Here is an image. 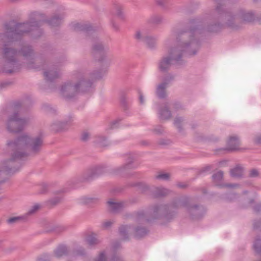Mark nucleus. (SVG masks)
<instances>
[{"label":"nucleus","instance_id":"5","mask_svg":"<svg viewBox=\"0 0 261 261\" xmlns=\"http://www.w3.org/2000/svg\"><path fill=\"white\" fill-rule=\"evenodd\" d=\"M85 75L81 71H76L71 81L62 85L60 88V94L65 98H71L81 92H86L92 88V82L85 81Z\"/></svg>","mask_w":261,"mask_h":261},{"label":"nucleus","instance_id":"28","mask_svg":"<svg viewBox=\"0 0 261 261\" xmlns=\"http://www.w3.org/2000/svg\"><path fill=\"white\" fill-rule=\"evenodd\" d=\"M253 247L256 252L259 253L261 251V238H257L255 239L253 244Z\"/></svg>","mask_w":261,"mask_h":261},{"label":"nucleus","instance_id":"39","mask_svg":"<svg viewBox=\"0 0 261 261\" xmlns=\"http://www.w3.org/2000/svg\"><path fill=\"white\" fill-rule=\"evenodd\" d=\"M85 253V251L84 249H80L77 251H76L74 254H73V256H75L76 255H82L83 254H84Z\"/></svg>","mask_w":261,"mask_h":261},{"label":"nucleus","instance_id":"40","mask_svg":"<svg viewBox=\"0 0 261 261\" xmlns=\"http://www.w3.org/2000/svg\"><path fill=\"white\" fill-rule=\"evenodd\" d=\"M110 261H123L122 258L119 256H114L110 260Z\"/></svg>","mask_w":261,"mask_h":261},{"label":"nucleus","instance_id":"27","mask_svg":"<svg viewBox=\"0 0 261 261\" xmlns=\"http://www.w3.org/2000/svg\"><path fill=\"white\" fill-rule=\"evenodd\" d=\"M223 177V172L219 171L213 175L214 182L218 186H221L219 183L222 180Z\"/></svg>","mask_w":261,"mask_h":261},{"label":"nucleus","instance_id":"55","mask_svg":"<svg viewBox=\"0 0 261 261\" xmlns=\"http://www.w3.org/2000/svg\"><path fill=\"white\" fill-rule=\"evenodd\" d=\"M39 261H41V258H40V259H39Z\"/></svg>","mask_w":261,"mask_h":261},{"label":"nucleus","instance_id":"48","mask_svg":"<svg viewBox=\"0 0 261 261\" xmlns=\"http://www.w3.org/2000/svg\"><path fill=\"white\" fill-rule=\"evenodd\" d=\"M224 186L226 187H228V188H234L238 187V185L237 184H227V185H224Z\"/></svg>","mask_w":261,"mask_h":261},{"label":"nucleus","instance_id":"42","mask_svg":"<svg viewBox=\"0 0 261 261\" xmlns=\"http://www.w3.org/2000/svg\"><path fill=\"white\" fill-rule=\"evenodd\" d=\"M117 123H118L117 120H115V121H113V122L111 123L110 128L111 129H113V128L117 127L118 126Z\"/></svg>","mask_w":261,"mask_h":261},{"label":"nucleus","instance_id":"49","mask_svg":"<svg viewBox=\"0 0 261 261\" xmlns=\"http://www.w3.org/2000/svg\"><path fill=\"white\" fill-rule=\"evenodd\" d=\"M61 200V198H55V199L54 200H52L51 202L53 204H57V203H58Z\"/></svg>","mask_w":261,"mask_h":261},{"label":"nucleus","instance_id":"22","mask_svg":"<svg viewBox=\"0 0 261 261\" xmlns=\"http://www.w3.org/2000/svg\"><path fill=\"white\" fill-rule=\"evenodd\" d=\"M68 249L65 246H59L54 251L55 255L57 257H60L67 254Z\"/></svg>","mask_w":261,"mask_h":261},{"label":"nucleus","instance_id":"1","mask_svg":"<svg viewBox=\"0 0 261 261\" xmlns=\"http://www.w3.org/2000/svg\"><path fill=\"white\" fill-rule=\"evenodd\" d=\"M64 17L63 13H57L49 20L45 19V15L39 12H33L29 16V20L26 22L11 24L7 28L5 33L0 34V47L3 46V59L4 61L3 71L7 73L17 70L20 64L18 63L20 57L24 58L23 62L28 68L37 69L34 62L33 51L29 45H22L20 49L10 46L11 43L20 40L22 36L32 32L34 38L39 37L42 31L39 29V23L46 22L51 27L59 26Z\"/></svg>","mask_w":261,"mask_h":261},{"label":"nucleus","instance_id":"38","mask_svg":"<svg viewBox=\"0 0 261 261\" xmlns=\"http://www.w3.org/2000/svg\"><path fill=\"white\" fill-rule=\"evenodd\" d=\"M90 135L88 132H84L82 135L81 139L83 141H86L89 138Z\"/></svg>","mask_w":261,"mask_h":261},{"label":"nucleus","instance_id":"12","mask_svg":"<svg viewBox=\"0 0 261 261\" xmlns=\"http://www.w3.org/2000/svg\"><path fill=\"white\" fill-rule=\"evenodd\" d=\"M109 210L114 213H117L125 207L127 204L124 201L116 202L114 199H111L107 202Z\"/></svg>","mask_w":261,"mask_h":261},{"label":"nucleus","instance_id":"4","mask_svg":"<svg viewBox=\"0 0 261 261\" xmlns=\"http://www.w3.org/2000/svg\"><path fill=\"white\" fill-rule=\"evenodd\" d=\"M212 17L213 23L206 28V30L210 32H217L225 27L232 30H238L241 26L240 23L237 22V19H239L242 23H250L256 18L253 11L240 10L233 13L225 10L221 5L217 6L213 11Z\"/></svg>","mask_w":261,"mask_h":261},{"label":"nucleus","instance_id":"50","mask_svg":"<svg viewBox=\"0 0 261 261\" xmlns=\"http://www.w3.org/2000/svg\"><path fill=\"white\" fill-rule=\"evenodd\" d=\"M260 209H261L260 205H257L254 207V210L256 212H259Z\"/></svg>","mask_w":261,"mask_h":261},{"label":"nucleus","instance_id":"53","mask_svg":"<svg viewBox=\"0 0 261 261\" xmlns=\"http://www.w3.org/2000/svg\"><path fill=\"white\" fill-rule=\"evenodd\" d=\"M178 186L180 187H182V186H181L180 185H178Z\"/></svg>","mask_w":261,"mask_h":261},{"label":"nucleus","instance_id":"43","mask_svg":"<svg viewBox=\"0 0 261 261\" xmlns=\"http://www.w3.org/2000/svg\"><path fill=\"white\" fill-rule=\"evenodd\" d=\"M156 2L160 5H164L167 2L168 0H155Z\"/></svg>","mask_w":261,"mask_h":261},{"label":"nucleus","instance_id":"35","mask_svg":"<svg viewBox=\"0 0 261 261\" xmlns=\"http://www.w3.org/2000/svg\"><path fill=\"white\" fill-rule=\"evenodd\" d=\"M106 141V137H103V136H98L97 140V143L102 146H105L107 145L106 143L105 142Z\"/></svg>","mask_w":261,"mask_h":261},{"label":"nucleus","instance_id":"29","mask_svg":"<svg viewBox=\"0 0 261 261\" xmlns=\"http://www.w3.org/2000/svg\"><path fill=\"white\" fill-rule=\"evenodd\" d=\"M94 261H108V256L106 251L100 252Z\"/></svg>","mask_w":261,"mask_h":261},{"label":"nucleus","instance_id":"41","mask_svg":"<svg viewBox=\"0 0 261 261\" xmlns=\"http://www.w3.org/2000/svg\"><path fill=\"white\" fill-rule=\"evenodd\" d=\"M253 226L254 228H259L261 229V220H259L258 221L254 222L253 224Z\"/></svg>","mask_w":261,"mask_h":261},{"label":"nucleus","instance_id":"11","mask_svg":"<svg viewBox=\"0 0 261 261\" xmlns=\"http://www.w3.org/2000/svg\"><path fill=\"white\" fill-rule=\"evenodd\" d=\"M174 79V76L171 74H168L164 77L163 82L159 84L156 88V94L160 98H164L166 96V89L169 83Z\"/></svg>","mask_w":261,"mask_h":261},{"label":"nucleus","instance_id":"21","mask_svg":"<svg viewBox=\"0 0 261 261\" xmlns=\"http://www.w3.org/2000/svg\"><path fill=\"white\" fill-rule=\"evenodd\" d=\"M243 168L240 165H237L230 171L231 176L233 177H241L243 175Z\"/></svg>","mask_w":261,"mask_h":261},{"label":"nucleus","instance_id":"26","mask_svg":"<svg viewBox=\"0 0 261 261\" xmlns=\"http://www.w3.org/2000/svg\"><path fill=\"white\" fill-rule=\"evenodd\" d=\"M185 124V119L181 117H176L174 120V125L179 131L182 129V126Z\"/></svg>","mask_w":261,"mask_h":261},{"label":"nucleus","instance_id":"24","mask_svg":"<svg viewBox=\"0 0 261 261\" xmlns=\"http://www.w3.org/2000/svg\"><path fill=\"white\" fill-rule=\"evenodd\" d=\"M160 117L162 119H168L171 117V114L168 108L166 106L159 111Z\"/></svg>","mask_w":261,"mask_h":261},{"label":"nucleus","instance_id":"25","mask_svg":"<svg viewBox=\"0 0 261 261\" xmlns=\"http://www.w3.org/2000/svg\"><path fill=\"white\" fill-rule=\"evenodd\" d=\"M72 28L76 31H89L90 27L86 24L74 23L72 25Z\"/></svg>","mask_w":261,"mask_h":261},{"label":"nucleus","instance_id":"47","mask_svg":"<svg viewBox=\"0 0 261 261\" xmlns=\"http://www.w3.org/2000/svg\"><path fill=\"white\" fill-rule=\"evenodd\" d=\"M139 101L141 104H144V98L143 97V95L141 93H139Z\"/></svg>","mask_w":261,"mask_h":261},{"label":"nucleus","instance_id":"20","mask_svg":"<svg viewBox=\"0 0 261 261\" xmlns=\"http://www.w3.org/2000/svg\"><path fill=\"white\" fill-rule=\"evenodd\" d=\"M135 220L140 223H143L145 221H151L152 219H147L143 211H140L135 214Z\"/></svg>","mask_w":261,"mask_h":261},{"label":"nucleus","instance_id":"2","mask_svg":"<svg viewBox=\"0 0 261 261\" xmlns=\"http://www.w3.org/2000/svg\"><path fill=\"white\" fill-rule=\"evenodd\" d=\"M199 33L197 28L187 31L173 32L165 40L167 54L163 56L158 61L159 71L163 73H167L173 65L182 63L185 54L189 56L196 55L200 47Z\"/></svg>","mask_w":261,"mask_h":261},{"label":"nucleus","instance_id":"19","mask_svg":"<svg viewBox=\"0 0 261 261\" xmlns=\"http://www.w3.org/2000/svg\"><path fill=\"white\" fill-rule=\"evenodd\" d=\"M101 242V240L99 239L95 234L89 235L86 239L87 243L90 246L98 245Z\"/></svg>","mask_w":261,"mask_h":261},{"label":"nucleus","instance_id":"30","mask_svg":"<svg viewBox=\"0 0 261 261\" xmlns=\"http://www.w3.org/2000/svg\"><path fill=\"white\" fill-rule=\"evenodd\" d=\"M162 17L159 15H153L150 18V22L154 23H159L162 21Z\"/></svg>","mask_w":261,"mask_h":261},{"label":"nucleus","instance_id":"23","mask_svg":"<svg viewBox=\"0 0 261 261\" xmlns=\"http://www.w3.org/2000/svg\"><path fill=\"white\" fill-rule=\"evenodd\" d=\"M170 191L169 190L162 188H156L153 191V195L155 197H161L168 195Z\"/></svg>","mask_w":261,"mask_h":261},{"label":"nucleus","instance_id":"51","mask_svg":"<svg viewBox=\"0 0 261 261\" xmlns=\"http://www.w3.org/2000/svg\"><path fill=\"white\" fill-rule=\"evenodd\" d=\"M93 77H94V78H95V79H98V78L101 77V75H97V74H96L95 73H94V74H93Z\"/></svg>","mask_w":261,"mask_h":261},{"label":"nucleus","instance_id":"36","mask_svg":"<svg viewBox=\"0 0 261 261\" xmlns=\"http://www.w3.org/2000/svg\"><path fill=\"white\" fill-rule=\"evenodd\" d=\"M113 223L112 221H107L103 222L102 226L104 228L107 229L109 228Z\"/></svg>","mask_w":261,"mask_h":261},{"label":"nucleus","instance_id":"33","mask_svg":"<svg viewBox=\"0 0 261 261\" xmlns=\"http://www.w3.org/2000/svg\"><path fill=\"white\" fill-rule=\"evenodd\" d=\"M169 177H170V174L169 173H161V174L158 175L156 176V178L157 179H159L167 180L169 179Z\"/></svg>","mask_w":261,"mask_h":261},{"label":"nucleus","instance_id":"45","mask_svg":"<svg viewBox=\"0 0 261 261\" xmlns=\"http://www.w3.org/2000/svg\"><path fill=\"white\" fill-rule=\"evenodd\" d=\"M111 24L113 27V28L115 30H118L119 29V26L118 25V24H117L115 22H114V21L113 20H112L111 21Z\"/></svg>","mask_w":261,"mask_h":261},{"label":"nucleus","instance_id":"37","mask_svg":"<svg viewBox=\"0 0 261 261\" xmlns=\"http://www.w3.org/2000/svg\"><path fill=\"white\" fill-rule=\"evenodd\" d=\"M23 218V217H12L10 218L8 220V222L9 223H13L14 222H16L18 220L21 219Z\"/></svg>","mask_w":261,"mask_h":261},{"label":"nucleus","instance_id":"10","mask_svg":"<svg viewBox=\"0 0 261 261\" xmlns=\"http://www.w3.org/2000/svg\"><path fill=\"white\" fill-rule=\"evenodd\" d=\"M93 50L95 57L98 58L99 61H102L106 57L109 51V47L105 45L101 42H96L93 45Z\"/></svg>","mask_w":261,"mask_h":261},{"label":"nucleus","instance_id":"44","mask_svg":"<svg viewBox=\"0 0 261 261\" xmlns=\"http://www.w3.org/2000/svg\"><path fill=\"white\" fill-rule=\"evenodd\" d=\"M154 131L156 133H158V134H161V133H162L163 132V129L162 128V127L161 126H159L158 127V128H155L154 129Z\"/></svg>","mask_w":261,"mask_h":261},{"label":"nucleus","instance_id":"34","mask_svg":"<svg viewBox=\"0 0 261 261\" xmlns=\"http://www.w3.org/2000/svg\"><path fill=\"white\" fill-rule=\"evenodd\" d=\"M39 208V206L38 204L33 205L28 212L27 215H31L35 213Z\"/></svg>","mask_w":261,"mask_h":261},{"label":"nucleus","instance_id":"13","mask_svg":"<svg viewBox=\"0 0 261 261\" xmlns=\"http://www.w3.org/2000/svg\"><path fill=\"white\" fill-rule=\"evenodd\" d=\"M60 75L59 69L55 67H50L44 71V76L47 81L52 82Z\"/></svg>","mask_w":261,"mask_h":261},{"label":"nucleus","instance_id":"15","mask_svg":"<svg viewBox=\"0 0 261 261\" xmlns=\"http://www.w3.org/2000/svg\"><path fill=\"white\" fill-rule=\"evenodd\" d=\"M167 209L166 205H155L149 211V213L152 215V219H158Z\"/></svg>","mask_w":261,"mask_h":261},{"label":"nucleus","instance_id":"31","mask_svg":"<svg viewBox=\"0 0 261 261\" xmlns=\"http://www.w3.org/2000/svg\"><path fill=\"white\" fill-rule=\"evenodd\" d=\"M260 172L256 169H252L250 170L249 176L251 177H257L259 176Z\"/></svg>","mask_w":261,"mask_h":261},{"label":"nucleus","instance_id":"54","mask_svg":"<svg viewBox=\"0 0 261 261\" xmlns=\"http://www.w3.org/2000/svg\"><path fill=\"white\" fill-rule=\"evenodd\" d=\"M253 1H254V2H257L258 0H253Z\"/></svg>","mask_w":261,"mask_h":261},{"label":"nucleus","instance_id":"17","mask_svg":"<svg viewBox=\"0 0 261 261\" xmlns=\"http://www.w3.org/2000/svg\"><path fill=\"white\" fill-rule=\"evenodd\" d=\"M132 168H133V165L130 162H128L121 166L116 168L114 171L116 174L124 176L126 175L128 170Z\"/></svg>","mask_w":261,"mask_h":261},{"label":"nucleus","instance_id":"32","mask_svg":"<svg viewBox=\"0 0 261 261\" xmlns=\"http://www.w3.org/2000/svg\"><path fill=\"white\" fill-rule=\"evenodd\" d=\"M122 7L120 5H117L116 7V14L119 17L122 18L123 12Z\"/></svg>","mask_w":261,"mask_h":261},{"label":"nucleus","instance_id":"14","mask_svg":"<svg viewBox=\"0 0 261 261\" xmlns=\"http://www.w3.org/2000/svg\"><path fill=\"white\" fill-rule=\"evenodd\" d=\"M103 172V168L101 166L93 167L87 171L85 179L90 180L101 174Z\"/></svg>","mask_w":261,"mask_h":261},{"label":"nucleus","instance_id":"16","mask_svg":"<svg viewBox=\"0 0 261 261\" xmlns=\"http://www.w3.org/2000/svg\"><path fill=\"white\" fill-rule=\"evenodd\" d=\"M239 138L237 136L230 137L227 141V149L233 151L238 150L240 146Z\"/></svg>","mask_w":261,"mask_h":261},{"label":"nucleus","instance_id":"6","mask_svg":"<svg viewBox=\"0 0 261 261\" xmlns=\"http://www.w3.org/2000/svg\"><path fill=\"white\" fill-rule=\"evenodd\" d=\"M181 207H185L189 215L194 219H199L205 212V209L203 206L191 205L190 200L187 198L176 200L168 207V209L178 208Z\"/></svg>","mask_w":261,"mask_h":261},{"label":"nucleus","instance_id":"52","mask_svg":"<svg viewBox=\"0 0 261 261\" xmlns=\"http://www.w3.org/2000/svg\"><path fill=\"white\" fill-rule=\"evenodd\" d=\"M3 199V197L2 196H1L0 197V201Z\"/></svg>","mask_w":261,"mask_h":261},{"label":"nucleus","instance_id":"9","mask_svg":"<svg viewBox=\"0 0 261 261\" xmlns=\"http://www.w3.org/2000/svg\"><path fill=\"white\" fill-rule=\"evenodd\" d=\"M135 38L139 41L143 42L150 49H153L156 46V39L147 35L144 31H137L135 34Z\"/></svg>","mask_w":261,"mask_h":261},{"label":"nucleus","instance_id":"3","mask_svg":"<svg viewBox=\"0 0 261 261\" xmlns=\"http://www.w3.org/2000/svg\"><path fill=\"white\" fill-rule=\"evenodd\" d=\"M42 142L41 136L31 137L25 134L18 137L14 141H8V147L13 152L11 159L0 163V185L18 170L12 167L14 160L37 153L40 150Z\"/></svg>","mask_w":261,"mask_h":261},{"label":"nucleus","instance_id":"8","mask_svg":"<svg viewBox=\"0 0 261 261\" xmlns=\"http://www.w3.org/2000/svg\"><path fill=\"white\" fill-rule=\"evenodd\" d=\"M119 232L123 239L128 238L129 234H133L136 238H140L147 233L146 229L142 227H133L130 225H123L119 229Z\"/></svg>","mask_w":261,"mask_h":261},{"label":"nucleus","instance_id":"7","mask_svg":"<svg viewBox=\"0 0 261 261\" xmlns=\"http://www.w3.org/2000/svg\"><path fill=\"white\" fill-rule=\"evenodd\" d=\"M29 119L22 118L18 112H14L9 117L7 128L12 133H18L23 129L29 122Z\"/></svg>","mask_w":261,"mask_h":261},{"label":"nucleus","instance_id":"46","mask_svg":"<svg viewBox=\"0 0 261 261\" xmlns=\"http://www.w3.org/2000/svg\"><path fill=\"white\" fill-rule=\"evenodd\" d=\"M254 141L257 143H261V135H258L255 137Z\"/></svg>","mask_w":261,"mask_h":261},{"label":"nucleus","instance_id":"18","mask_svg":"<svg viewBox=\"0 0 261 261\" xmlns=\"http://www.w3.org/2000/svg\"><path fill=\"white\" fill-rule=\"evenodd\" d=\"M67 125V122L56 121L51 124V128L52 130L58 132L65 129Z\"/></svg>","mask_w":261,"mask_h":261}]
</instances>
